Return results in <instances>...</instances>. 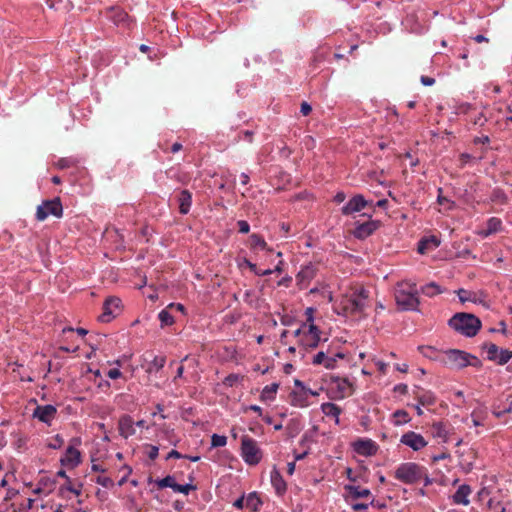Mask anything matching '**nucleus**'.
<instances>
[{"label": "nucleus", "mask_w": 512, "mask_h": 512, "mask_svg": "<svg viewBox=\"0 0 512 512\" xmlns=\"http://www.w3.org/2000/svg\"><path fill=\"white\" fill-rule=\"evenodd\" d=\"M166 363V358L164 356H155L154 359L151 361L147 368L148 373L152 372H158L161 370Z\"/></svg>", "instance_id": "nucleus-32"}, {"label": "nucleus", "mask_w": 512, "mask_h": 512, "mask_svg": "<svg viewBox=\"0 0 512 512\" xmlns=\"http://www.w3.org/2000/svg\"><path fill=\"white\" fill-rule=\"evenodd\" d=\"M169 309L170 308H166V309H163L159 312L158 314V318L161 322V326H169V325H172L174 323V317L171 315V313L169 312Z\"/></svg>", "instance_id": "nucleus-35"}, {"label": "nucleus", "mask_w": 512, "mask_h": 512, "mask_svg": "<svg viewBox=\"0 0 512 512\" xmlns=\"http://www.w3.org/2000/svg\"><path fill=\"white\" fill-rule=\"evenodd\" d=\"M96 482L105 488L112 487L114 485L113 480L109 477L98 476Z\"/></svg>", "instance_id": "nucleus-52"}, {"label": "nucleus", "mask_w": 512, "mask_h": 512, "mask_svg": "<svg viewBox=\"0 0 512 512\" xmlns=\"http://www.w3.org/2000/svg\"><path fill=\"white\" fill-rule=\"evenodd\" d=\"M179 212L183 215L190 211L192 194L188 190H182L178 195Z\"/></svg>", "instance_id": "nucleus-23"}, {"label": "nucleus", "mask_w": 512, "mask_h": 512, "mask_svg": "<svg viewBox=\"0 0 512 512\" xmlns=\"http://www.w3.org/2000/svg\"><path fill=\"white\" fill-rule=\"evenodd\" d=\"M393 417L395 418L396 425L406 424L411 419L409 413L405 410H396L393 414Z\"/></svg>", "instance_id": "nucleus-39"}, {"label": "nucleus", "mask_w": 512, "mask_h": 512, "mask_svg": "<svg viewBox=\"0 0 512 512\" xmlns=\"http://www.w3.org/2000/svg\"><path fill=\"white\" fill-rule=\"evenodd\" d=\"M121 300L117 297H109L103 305V313L99 316V321L107 323L115 317V312L120 309Z\"/></svg>", "instance_id": "nucleus-13"}, {"label": "nucleus", "mask_w": 512, "mask_h": 512, "mask_svg": "<svg viewBox=\"0 0 512 512\" xmlns=\"http://www.w3.org/2000/svg\"><path fill=\"white\" fill-rule=\"evenodd\" d=\"M295 385L299 387V390L302 392V394L307 398V400L309 399V397L311 396H318L319 395V392L318 391H313L311 389H307L303 386L302 382H300L299 380H296L295 381Z\"/></svg>", "instance_id": "nucleus-44"}, {"label": "nucleus", "mask_w": 512, "mask_h": 512, "mask_svg": "<svg viewBox=\"0 0 512 512\" xmlns=\"http://www.w3.org/2000/svg\"><path fill=\"white\" fill-rule=\"evenodd\" d=\"M38 484L46 490V494L51 493L55 488V480L50 478H41Z\"/></svg>", "instance_id": "nucleus-43"}, {"label": "nucleus", "mask_w": 512, "mask_h": 512, "mask_svg": "<svg viewBox=\"0 0 512 512\" xmlns=\"http://www.w3.org/2000/svg\"><path fill=\"white\" fill-rule=\"evenodd\" d=\"M271 484L275 488L277 494L281 495L286 491V483L277 469L271 471Z\"/></svg>", "instance_id": "nucleus-25"}, {"label": "nucleus", "mask_w": 512, "mask_h": 512, "mask_svg": "<svg viewBox=\"0 0 512 512\" xmlns=\"http://www.w3.org/2000/svg\"><path fill=\"white\" fill-rule=\"evenodd\" d=\"M227 443V437L224 435L213 434L211 437L212 447H223Z\"/></svg>", "instance_id": "nucleus-42"}, {"label": "nucleus", "mask_w": 512, "mask_h": 512, "mask_svg": "<svg viewBox=\"0 0 512 512\" xmlns=\"http://www.w3.org/2000/svg\"><path fill=\"white\" fill-rule=\"evenodd\" d=\"M57 413V409L53 405H43L37 406L34 410V417L38 418L40 421L49 424L55 417Z\"/></svg>", "instance_id": "nucleus-15"}, {"label": "nucleus", "mask_w": 512, "mask_h": 512, "mask_svg": "<svg viewBox=\"0 0 512 512\" xmlns=\"http://www.w3.org/2000/svg\"><path fill=\"white\" fill-rule=\"evenodd\" d=\"M379 228V223L374 220H367L362 223H357L353 230V235L359 239H365L373 234Z\"/></svg>", "instance_id": "nucleus-14"}, {"label": "nucleus", "mask_w": 512, "mask_h": 512, "mask_svg": "<svg viewBox=\"0 0 512 512\" xmlns=\"http://www.w3.org/2000/svg\"><path fill=\"white\" fill-rule=\"evenodd\" d=\"M315 309L309 307L305 311L306 322L295 331V335L300 338V343L306 348H316L320 342V332L313 323Z\"/></svg>", "instance_id": "nucleus-3"}, {"label": "nucleus", "mask_w": 512, "mask_h": 512, "mask_svg": "<svg viewBox=\"0 0 512 512\" xmlns=\"http://www.w3.org/2000/svg\"><path fill=\"white\" fill-rule=\"evenodd\" d=\"M73 161L71 159H60L59 162H58V166L60 168H67V167H70L72 165Z\"/></svg>", "instance_id": "nucleus-62"}, {"label": "nucleus", "mask_w": 512, "mask_h": 512, "mask_svg": "<svg viewBox=\"0 0 512 512\" xmlns=\"http://www.w3.org/2000/svg\"><path fill=\"white\" fill-rule=\"evenodd\" d=\"M316 275V268L313 265L304 266L297 274V282L301 289L309 286L310 281Z\"/></svg>", "instance_id": "nucleus-17"}, {"label": "nucleus", "mask_w": 512, "mask_h": 512, "mask_svg": "<svg viewBox=\"0 0 512 512\" xmlns=\"http://www.w3.org/2000/svg\"><path fill=\"white\" fill-rule=\"evenodd\" d=\"M156 484L159 488H166V487H169L171 489H173V491L176 490V486L178 485L175 481V478L173 476H166L162 479H159L156 481Z\"/></svg>", "instance_id": "nucleus-37"}, {"label": "nucleus", "mask_w": 512, "mask_h": 512, "mask_svg": "<svg viewBox=\"0 0 512 512\" xmlns=\"http://www.w3.org/2000/svg\"><path fill=\"white\" fill-rule=\"evenodd\" d=\"M354 449L362 455H373L377 451V446L371 440H359L354 443Z\"/></svg>", "instance_id": "nucleus-21"}, {"label": "nucleus", "mask_w": 512, "mask_h": 512, "mask_svg": "<svg viewBox=\"0 0 512 512\" xmlns=\"http://www.w3.org/2000/svg\"><path fill=\"white\" fill-rule=\"evenodd\" d=\"M237 225H238V228H239V232L240 233H243V234H246L249 232L250 230V226H249V223L245 220H240L237 222Z\"/></svg>", "instance_id": "nucleus-55"}, {"label": "nucleus", "mask_w": 512, "mask_h": 512, "mask_svg": "<svg viewBox=\"0 0 512 512\" xmlns=\"http://www.w3.org/2000/svg\"><path fill=\"white\" fill-rule=\"evenodd\" d=\"M436 361L446 365L452 370H462L466 366L472 365L475 367H481V360L476 356L460 350H448L438 353L435 358Z\"/></svg>", "instance_id": "nucleus-2"}, {"label": "nucleus", "mask_w": 512, "mask_h": 512, "mask_svg": "<svg viewBox=\"0 0 512 512\" xmlns=\"http://www.w3.org/2000/svg\"><path fill=\"white\" fill-rule=\"evenodd\" d=\"M278 387L279 385L277 383H272L270 385L265 386L262 391L261 397L265 400H273L278 390Z\"/></svg>", "instance_id": "nucleus-36"}, {"label": "nucleus", "mask_w": 512, "mask_h": 512, "mask_svg": "<svg viewBox=\"0 0 512 512\" xmlns=\"http://www.w3.org/2000/svg\"><path fill=\"white\" fill-rule=\"evenodd\" d=\"M345 488L353 499L368 498L371 495L368 488H362L361 486L346 485Z\"/></svg>", "instance_id": "nucleus-28"}, {"label": "nucleus", "mask_w": 512, "mask_h": 512, "mask_svg": "<svg viewBox=\"0 0 512 512\" xmlns=\"http://www.w3.org/2000/svg\"><path fill=\"white\" fill-rule=\"evenodd\" d=\"M175 488H176L175 492L183 493L185 495H188L190 491L196 489V487L191 484H185V485L178 484Z\"/></svg>", "instance_id": "nucleus-50"}, {"label": "nucleus", "mask_w": 512, "mask_h": 512, "mask_svg": "<svg viewBox=\"0 0 512 512\" xmlns=\"http://www.w3.org/2000/svg\"><path fill=\"white\" fill-rule=\"evenodd\" d=\"M122 375L121 371L118 369V368H113V369H110L108 372H107V376L111 379H118L120 378Z\"/></svg>", "instance_id": "nucleus-57"}, {"label": "nucleus", "mask_w": 512, "mask_h": 512, "mask_svg": "<svg viewBox=\"0 0 512 512\" xmlns=\"http://www.w3.org/2000/svg\"><path fill=\"white\" fill-rule=\"evenodd\" d=\"M291 402H292L293 405H297V406H301V407L309 405V401L302 394V392L300 390L294 391L292 393V400H291Z\"/></svg>", "instance_id": "nucleus-38"}, {"label": "nucleus", "mask_w": 512, "mask_h": 512, "mask_svg": "<svg viewBox=\"0 0 512 512\" xmlns=\"http://www.w3.org/2000/svg\"><path fill=\"white\" fill-rule=\"evenodd\" d=\"M302 446L305 448V450L296 455L295 457V460H300V459H303L308 453H309V450L311 449L310 447V444H317L316 440H313L312 439V436L309 435L308 433H306L304 436H303V439H302V442H301Z\"/></svg>", "instance_id": "nucleus-31"}, {"label": "nucleus", "mask_w": 512, "mask_h": 512, "mask_svg": "<svg viewBox=\"0 0 512 512\" xmlns=\"http://www.w3.org/2000/svg\"><path fill=\"white\" fill-rule=\"evenodd\" d=\"M241 455L243 460L249 465L258 464L262 458L257 442L247 435L241 439Z\"/></svg>", "instance_id": "nucleus-8"}, {"label": "nucleus", "mask_w": 512, "mask_h": 512, "mask_svg": "<svg viewBox=\"0 0 512 512\" xmlns=\"http://www.w3.org/2000/svg\"><path fill=\"white\" fill-rule=\"evenodd\" d=\"M487 353V358L491 361H495L497 364L503 365L512 359V351L510 350H499L497 344L486 343L483 345Z\"/></svg>", "instance_id": "nucleus-11"}, {"label": "nucleus", "mask_w": 512, "mask_h": 512, "mask_svg": "<svg viewBox=\"0 0 512 512\" xmlns=\"http://www.w3.org/2000/svg\"><path fill=\"white\" fill-rule=\"evenodd\" d=\"M159 449L157 446H150V451L148 452V456L151 460H154L158 456Z\"/></svg>", "instance_id": "nucleus-61"}, {"label": "nucleus", "mask_w": 512, "mask_h": 512, "mask_svg": "<svg viewBox=\"0 0 512 512\" xmlns=\"http://www.w3.org/2000/svg\"><path fill=\"white\" fill-rule=\"evenodd\" d=\"M245 496H241L237 500L234 501L233 506L237 509H243L245 507Z\"/></svg>", "instance_id": "nucleus-60"}, {"label": "nucleus", "mask_w": 512, "mask_h": 512, "mask_svg": "<svg viewBox=\"0 0 512 512\" xmlns=\"http://www.w3.org/2000/svg\"><path fill=\"white\" fill-rule=\"evenodd\" d=\"M80 462V452L73 448L68 447L65 456L61 458L62 465L75 467Z\"/></svg>", "instance_id": "nucleus-22"}, {"label": "nucleus", "mask_w": 512, "mask_h": 512, "mask_svg": "<svg viewBox=\"0 0 512 512\" xmlns=\"http://www.w3.org/2000/svg\"><path fill=\"white\" fill-rule=\"evenodd\" d=\"M349 359L347 353L343 350H328L327 353L322 351V366L328 370L340 369V367H347Z\"/></svg>", "instance_id": "nucleus-9"}, {"label": "nucleus", "mask_w": 512, "mask_h": 512, "mask_svg": "<svg viewBox=\"0 0 512 512\" xmlns=\"http://www.w3.org/2000/svg\"><path fill=\"white\" fill-rule=\"evenodd\" d=\"M241 377L238 374H229L223 381V384L229 387L234 386Z\"/></svg>", "instance_id": "nucleus-49"}, {"label": "nucleus", "mask_w": 512, "mask_h": 512, "mask_svg": "<svg viewBox=\"0 0 512 512\" xmlns=\"http://www.w3.org/2000/svg\"><path fill=\"white\" fill-rule=\"evenodd\" d=\"M400 443L410 447L414 451H418L428 445L424 437L415 431H408L402 434Z\"/></svg>", "instance_id": "nucleus-12"}, {"label": "nucleus", "mask_w": 512, "mask_h": 512, "mask_svg": "<svg viewBox=\"0 0 512 512\" xmlns=\"http://www.w3.org/2000/svg\"><path fill=\"white\" fill-rule=\"evenodd\" d=\"M62 214L63 207L60 199L57 197L52 200H46L37 207L36 219L38 221H44L49 215L59 218Z\"/></svg>", "instance_id": "nucleus-10"}, {"label": "nucleus", "mask_w": 512, "mask_h": 512, "mask_svg": "<svg viewBox=\"0 0 512 512\" xmlns=\"http://www.w3.org/2000/svg\"><path fill=\"white\" fill-rule=\"evenodd\" d=\"M432 429L435 436L440 437L441 439H446L447 431L443 423H434L432 425Z\"/></svg>", "instance_id": "nucleus-40"}, {"label": "nucleus", "mask_w": 512, "mask_h": 512, "mask_svg": "<svg viewBox=\"0 0 512 512\" xmlns=\"http://www.w3.org/2000/svg\"><path fill=\"white\" fill-rule=\"evenodd\" d=\"M414 398L417 399L419 405L424 407H431L436 402V396L434 393L422 388L415 389Z\"/></svg>", "instance_id": "nucleus-19"}, {"label": "nucleus", "mask_w": 512, "mask_h": 512, "mask_svg": "<svg viewBox=\"0 0 512 512\" xmlns=\"http://www.w3.org/2000/svg\"><path fill=\"white\" fill-rule=\"evenodd\" d=\"M437 201H438V203H439V204H441V205H445V204H447V208H448V209H451V208H452V206H453V202H452V201H450L449 199H447V197L442 196L441 194H439V196H438V198H437Z\"/></svg>", "instance_id": "nucleus-58"}, {"label": "nucleus", "mask_w": 512, "mask_h": 512, "mask_svg": "<svg viewBox=\"0 0 512 512\" xmlns=\"http://www.w3.org/2000/svg\"><path fill=\"white\" fill-rule=\"evenodd\" d=\"M502 221L497 217H491L486 222V229L479 232L482 237H488L501 229Z\"/></svg>", "instance_id": "nucleus-24"}, {"label": "nucleus", "mask_w": 512, "mask_h": 512, "mask_svg": "<svg viewBox=\"0 0 512 512\" xmlns=\"http://www.w3.org/2000/svg\"><path fill=\"white\" fill-rule=\"evenodd\" d=\"M491 200L493 202L503 204L507 202V196L501 190H493Z\"/></svg>", "instance_id": "nucleus-46"}, {"label": "nucleus", "mask_w": 512, "mask_h": 512, "mask_svg": "<svg viewBox=\"0 0 512 512\" xmlns=\"http://www.w3.org/2000/svg\"><path fill=\"white\" fill-rule=\"evenodd\" d=\"M429 242H430V240H427V239L420 240L418 243V249H417L418 252L421 254L425 253Z\"/></svg>", "instance_id": "nucleus-56"}, {"label": "nucleus", "mask_w": 512, "mask_h": 512, "mask_svg": "<svg viewBox=\"0 0 512 512\" xmlns=\"http://www.w3.org/2000/svg\"><path fill=\"white\" fill-rule=\"evenodd\" d=\"M368 292L363 287L352 288L348 293L341 295L332 305L337 315H360L367 306Z\"/></svg>", "instance_id": "nucleus-1"}, {"label": "nucleus", "mask_w": 512, "mask_h": 512, "mask_svg": "<svg viewBox=\"0 0 512 512\" xmlns=\"http://www.w3.org/2000/svg\"><path fill=\"white\" fill-rule=\"evenodd\" d=\"M323 299H328V302H332L334 300L331 284L322 285V300Z\"/></svg>", "instance_id": "nucleus-47"}, {"label": "nucleus", "mask_w": 512, "mask_h": 512, "mask_svg": "<svg viewBox=\"0 0 512 512\" xmlns=\"http://www.w3.org/2000/svg\"><path fill=\"white\" fill-rule=\"evenodd\" d=\"M468 291H466L465 289H460L458 290V295H459V298H460V301L461 302H466L469 300L468 298Z\"/></svg>", "instance_id": "nucleus-63"}, {"label": "nucleus", "mask_w": 512, "mask_h": 512, "mask_svg": "<svg viewBox=\"0 0 512 512\" xmlns=\"http://www.w3.org/2000/svg\"><path fill=\"white\" fill-rule=\"evenodd\" d=\"M118 430L119 434L127 439L130 436H133L136 433L134 422L131 416L123 415L118 422Z\"/></svg>", "instance_id": "nucleus-18"}, {"label": "nucleus", "mask_w": 512, "mask_h": 512, "mask_svg": "<svg viewBox=\"0 0 512 512\" xmlns=\"http://www.w3.org/2000/svg\"><path fill=\"white\" fill-rule=\"evenodd\" d=\"M81 487H82V484H79L78 487H74L70 481L68 482V484L66 486H63L60 488V491L62 492L64 489L74 493L75 495H80L81 493Z\"/></svg>", "instance_id": "nucleus-53"}, {"label": "nucleus", "mask_w": 512, "mask_h": 512, "mask_svg": "<svg viewBox=\"0 0 512 512\" xmlns=\"http://www.w3.org/2000/svg\"><path fill=\"white\" fill-rule=\"evenodd\" d=\"M245 262L248 265V267L251 269V271H253L256 275L265 276V275H270L273 273V270H271V269L259 270V267H257L256 264H253L248 260H246Z\"/></svg>", "instance_id": "nucleus-45"}, {"label": "nucleus", "mask_w": 512, "mask_h": 512, "mask_svg": "<svg viewBox=\"0 0 512 512\" xmlns=\"http://www.w3.org/2000/svg\"><path fill=\"white\" fill-rule=\"evenodd\" d=\"M471 122L475 126L482 127L487 122V118L482 113H478L476 116L471 118Z\"/></svg>", "instance_id": "nucleus-51"}, {"label": "nucleus", "mask_w": 512, "mask_h": 512, "mask_svg": "<svg viewBox=\"0 0 512 512\" xmlns=\"http://www.w3.org/2000/svg\"><path fill=\"white\" fill-rule=\"evenodd\" d=\"M300 111L304 116H307L312 111V107L309 103L302 102Z\"/></svg>", "instance_id": "nucleus-59"}, {"label": "nucleus", "mask_w": 512, "mask_h": 512, "mask_svg": "<svg viewBox=\"0 0 512 512\" xmlns=\"http://www.w3.org/2000/svg\"><path fill=\"white\" fill-rule=\"evenodd\" d=\"M110 19L118 26H129L130 17L122 9H113L110 14Z\"/></svg>", "instance_id": "nucleus-26"}, {"label": "nucleus", "mask_w": 512, "mask_h": 512, "mask_svg": "<svg viewBox=\"0 0 512 512\" xmlns=\"http://www.w3.org/2000/svg\"><path fill=\"white\" fill-rule=\"evenodd\" d=\"M367 205V201L362 195L352 197L346 205L342 208L344 215H349L355 212H360Z\"/></svg>", "instance_id": "nucleus-16"}, {"label": "nucleus", "mask_w": 512, "mask_h": 512, "mask_svg": "<svg viewBox=\"0 0 512 512\" xmlns=\"http://www.w3.org/2000/svg\"><path fill=\"white\" fill-rule=\"evenodd\" d=\"M487 512H506V507L500 499L492 497L487 502Z\"/></svg>", "instance_id": "nucleus-30"}, {"label": "nucleus", "mask_w": 512, "mask_h": 512, "mask_svg": "<svg viewBox=\"0 0 512 512\" xmlns=\"http://www.w3.org/2000/svg\"><path fill=\"white\" fill-rule=\"evenodd\" d=\"M418 349L421 352V354H423L425 357H428L433 360H435L439 353L438 351H436L435 348L431 346H419Z\"/></svg>", "instance_id": "nucleus-41"}, {"label": "nucleus", "mask_w": 512, "mask_h": 512, "mask_svg": "<svg viewBox=\"0 0 512 512\" xmlns=\"http://www.w3.org/2000/svg\"><path fill=\"white\" fill-rule=\"evenodd\" d=\"M444 290L436 283L430 282L429 284L421 287V292L427 296H434L442 293Z\"/></svg>", "instance_id": "nucleus-33"}, {"label": "nucleus", "mask_w": 512, "mask_h": 512, "mask_svg": "<svg viewBox=\"0 0 512 512\" xmlns=\"http://www.w3.org/2000/svg\"><path fill=\"white\" fill-rule=\"evenodd\" d=\"M448 324L465 337L476 336L481 328V320L475 314H466V312L454 314Z\"/></svg>", "instance_id": "nucleus-4"}, {"label": "nucleus", "mask_w": 512, "mask_h": 512, "mask_svg": "<svg viewBox=\"0 0 512 512\" xmlns=\"http://www.w3.org/2000/svg\"><path fill=\"white\" fill-rule=\"evenodd\" d=\"M322 413L328 417L333 418L336 425L339 424V415L341 413V409L338 406L331 404V402H326L325 404H322Z\"/></svg>", "instance_id": "nucleus-27"}, {"label": "nucleus", "mask_w": 512, "mask_h": 512, "mask_svg": "<svg viewBox=\"0 0 512 512\" xmlns=\"http://www.w3.org/2000/svg\"><path fill=\"white\" fill-rule=\"evenodd\" d=\"M471 491L472 489L469 485L462 484L458 487L456 493L453 495V502L459 505H468L470 503L468 497L470 496Z\"/></svg>", "instance_id": "nucleus-20"}, {"label": "nucleus", "mask_w": 512, "mask_h": 512, "mask_svg": "<svg viewBox=\"0 0 512 512\" xmlns=\"http://www.w3.org/2000/svg\"><path fill=\"white\" fill-rule=\"evenodd\" d=\"M394 477L404 484H416L424 477V466L414 462L402 463L395 470Z\"/></svg>", "instance_id": "nucleus-6"}, {"label": "nucleus", "mask_w": 512, "mask_h": 512, "mask_svg": "<svg viewBox=\"0 0 512 512\" xmlns=\"http://www.w3.org/2000/svg\"><path fill=\"white\" fill-rule=\"evenodd\" d=\"M249 244H250V247L252 249H266V242L265 240L263 239V237H261L260 235L258 234H252L250 237H249Z\"/></svg>", "instance_id": "nucleus-34"}, {"label": "nucleus", "mask_w": 512, "mask_h": 512, "mask_svg": "<svg viewBox=\"0 0 512 512\" xmlns=\"http://www.w3.org/2000/svg\"><path fill=\"white\" fill-rule=\"evenodd\" d=\"M63 443V439L59 435H56L54 439L48 444V446L52 449H58L63 445Z\"/></svg>", "instance_id": "nucleus-54"}, {"label": "nucleus", "mask_w": 512, "mask_h": 512, "mask_svg": "<svg viewBox=\"0 0 512 512\" xmlns=\"http://www.w3.org/2000/svg\"><path fill=\"white\" fill-rule=\"evenodd\" d=\"M262 501L256 492H251L248 494L245 500V507L250 509L253 512H257L259 507L261 506Z\"/></svg>", "instance_id": "nucleus-29"}, {"label": "nucleus", "mask_w": 512, "mask_h": 512, "mask_svg": "<svg viewBox=\"0 0 512 512\" xmlns=\"http://www.w3.org/2000/svg\"><path fill=\"white\" fill-rule=\"evenodd\" d=\"M395 299L403 310H415L419 305L418 289L414 283L401 282L396 285Z\"/></svg>", "instance_id": "nucleus-5"}, {"label": "nucleus", "mask_w": 512, "mask_h": 512, "mask_svg": "<svg viewBox=\"0 0 512 512\" xmlns=\"http://www.w3.org/2000/svg\"><path fill=\"white\" fill-rule=\"evenodd\" d=\"M420 80L424 85H434L435 83V79L429 76H421Z\"/></svg>", "instance_id": "nucleus-64"}, {"label": "nucleus", "mask_w": 512, "mask_h": 512, "mask_svg": "<svg viewBox=\"0 0 512 512\" xmlns=\"http://www.w3.org/2000/svg\"><path fill=\"white\" fill-rule=\"evenodd\" d=\"M471 421H472L473 425L476 427H478V426H485L487 428L490 427V425L483 423V417H480L478 412L471 413Z\"/></svg>", "instance_id": "nucleus-48"}, {"label": "nucleus", "mask_w": 512, "mask_h": 512, "mask_svg": "<svg viewBox=\"0 0 512 512\" xmlns=\"http://www.w3.org/2000/svg\"><path fill=\"white\" fill-rule=\"evenodd\" d=\"M326 390L332 399H342L352 393L351 383L347 378L332 375H330V382Z\"/></svg>", "instance_id": "nucleus-7"}]
</instances>
